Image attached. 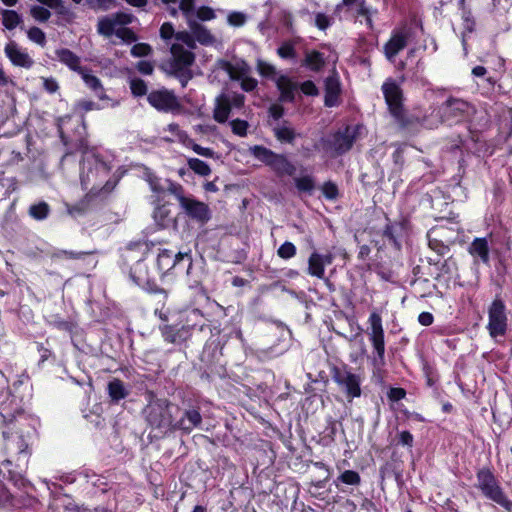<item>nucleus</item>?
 Masks as SVG:
<instances>
[{
	"label": "nucleus",
	"mask_w": 512,
	"mask_h": 512,
	"mask_svg": "<svg viewBox=\"0 0 512 512\" xmlns=\"http://www.w3.org/2000/svg\"><path fill=\"white\" fill-rule=\"evenodd\" d=\"M149 250L146 242H132L129 243L122 253V269L129 268L130 280L150 293H166L162 288H159L154 277L151 276L148 266L145 263L143 256Z\"/></svg>",
	"instance_id": "obj_2"
},
{
	"label": "nucleus",
	"mask_w": 512,
	"mask_h": 512,
	"mask_svg": "<svg viewBox=\"0 0 512 512\" xmlns=\"http://www.w3.org/2000/svg\"><path fill=\"white\" fill-rule=\"evenodd\" d=\"M2 16V25L8 29L13 30L22 23V16L15 10L2 9L0 11Z\"/></svg>",
	"instance_id": "obj_31"
},
{
	"label": "nucleus",
	"mask_w": 512,
	"mask_h": 512,
	"mask_svg": "<svg viewBox=\"0 0 512 512\" xmlns=\"http://www.w3.org/2000/svg\"><path fill=\"white\" fill-rule=\"evenodd\" d=\"M175 39L182 44H185L189 50L195 48L194 38L191 32L180 31L175 34Z\"/></svg>",
	"instance_id": "obj_54"
},
{
	"label": "nucleus",
	"mask_w": 512,
	"mask_h": 512,
	"mask_svg": "<svg viewBox=\"0 0 512 512\" xmlns=\"http://www.w3.org/2000/svg\"><path fill=\"white\" fill-rule=\"evenodd\" d=\"M468 252L474 258V263L480 261L487 266L490 265V249L486 238H475L469 245Z\"/></svg>",
	"instance_id": "obj_20"
},
{
	"label": "nucleus",
	"mask_w": 512,
	"mask_h": 512,
	"mask_svg": "<svg viewBox=\"0 0 512 512\" xmlns=\"http://www.w3.org/2000/svg\"><path fill=\"white\" fill-rule=\"evenodd\" d=\"M440 272L442 274L452 275L457 271V263L453 257H448L440 266Z\"/></svg>",
	"instance_id": "obj_56"
},
{
	"label": "nucleus",
	"mask_w": 512,
	"mask_h": 512,
	"mask_svg": "<svg viewBox=\"0 0 512 512\" xmlns=\"http://www.w3.org/2000/svg\"><path fill=\"white\" fill-rule=\"evenodd\" d=\"M56 58L66 66H68L71 70L76 71L78 73L82 72L84 68L81 67L80 57L77 56L74 52L67 48L57 49L55 51Z\"/></svg>",
	"instance_id": "obj_26"
},
{
	"label": "nucleus",
	"mask_w": 512,
	"mask_h": 512,
	"mask_svg": "<svg viewBox=\"0 0 512 512\" xmlns=\"http://www.w3.org/2000/svg\"><path fill=\"white\" fill-rule=\"evenodd\" d=\"M195 19L201 21H210L216 17L215 11L208 6H201L194 12Z\"/></svg>",
	"instance_id": "obj_42"
},
{
	"label": "nucleus",
	"mask_w": 512,
	"mask_h": 512,
	"mask_svg": "<svg viewBox=\"0 0 512 512\" xmlns=\"http://www.w3.org/2000/svg\"><path fill=\"white\" fill-rule=\"evenodd\" d=\"M217 65L220 69L225 71L231 80H240L241 79V88L246 92L253 91L258 82L256 79L251 77L242 76L246 73V68L244 66H235L227 60H218Z\"/></svg>",
	"instance_id": "obj_16"
},
{
	"label": "nucleus",
	"mask_w": 512,
	"mask_h": 512,
	"mask_svg": "<svg viewBox=\"0 0 512 512\" xmlns=\"http://www.w3.org/2000/svg\"><path fill=\"white\" fill-rule=\"evenodd\" d=\"M315 24L319 29L325 30L330 26V19L325 14L318 13L315 18Z\"/></svg>",
	"instance_id": "obj_64"
},
{
	"label": "nucleus",
	"mask_w": 512,
	"mask_h": 512,
	"mask_svg": "<svg viewBox=\"0 0 512 512\" xmlns=\"http://www.w3.org/2000/svg\"><path fill=\"white\" fill-rule=\"evenodd\" d=\"M188 252H178L174 254L171 250L163 249L157 256V267L162 274L170 271L171 269L181 268L184 260H180L181 256H185Z\"/></svg>",
	"instance_id": "obj_19"
},
{
	"label": "nucleus",
	"mask_w": 512,
	"mask_h": 512,
	"mask_svg": "<svg viewBox=\"0 0 512 512\" xmlns=\"http://www.w3.org/2000/svg\"><path fill=\"white\" fill-rule=\"evenodd\" d=\"M231 112L230 95L222 93L215 100L213 118L218 123H225Z\"/></svg>",
	"instance_id": "obj_23"
},
{
	"label": "nucleus",
	"mask_w": 512,
	"mask_h": 512,
	"mask_svg": "<svg viewBox=\"0 0 512 512\" xmlns=\"http://www.w3.org/2000/svg\"><path fill=\"white\" fill-rule=\"evenodd\" d=\"M428 245L430 249L437 253L438 256H445L450 252V247L441 240L429 238Z\"/></svg>",
	"instance_id": "obj_44"
},
{
	"label": "nucleus",
	"mask_w": 512,
	"mask_h": 512,
	"mask_svg": "<svg viewBox=\"0 0 512 512\" xmlns=\"http://www.w3.org/2000/svg\"><path fill=\"white\" fill-rule=\"evenodd\" d=\"M411 36V30L407 27L394 29L390 39L384 45V54L389 61H394L397 54L408 44Z\"/></svg>",
	"instance_id": "obj_14"
},
{
	"label": "nucleus",
	"mask_w": 512,
	"mask_h": 512,
	"mask_svg": "<svg viewBox=\"0 0 512 512\" xmlns=\"http://www.w3.org/2000/svg\"><path fill=\"white\" fill-rule=\"evenodd\" d=\"M79 74L81 75L86 86L89 87L99 99L103 100L107 98L99 78L89 73L87 69H83Z\"/></svg>",
	"instance_id": "obj_28"
},
{
	"label": "nucleus",
	"mask_w": 512,
	"mask_h": 512,
	"mask_svg": "<svg viewBox=\"0 0 512 512\" xmlns=\"http://www.w3.org/2000/svg\"><path fill=\"white\" fill-rule=\"evenodd\" d=\"M232 132L240 137L247 134L248 123L245 120L235 119L230 122Z\"/></svg>",
	"instance_id": "obj_51"
},
{
	"label": "nucleus",
	"mask_w": 512,
	"mask_h": 512,
	"mask_svg": "<svg viewBox=\"0 0 512 512\" xmlns=\"http://www.w3.org/2000/svg\"><path fill=\"white\" fill-rule=\"evenodd\" d=\"M337 481L346 485L357 486L361 482V477L359 473L354 470H345L338 476Z\"/></svg>",
	"instance_id": "obj_37"
},
{
	"label": "nucleus",
	"mask_w": 512,
	"mask_h": 512,
	"mask_svg": "<svg viewBox=\"0 0 512 512\" xmlns=\"http://www.w3.org/2000/svg\"><path fill=\"white\" fill-rule=\"evenodd\" d=\"M325 65V58L323 53L319 51H312L306 53V56L302 62V66L307 67L311 71L318 72Z\"/></svg>",
	"instance_id": "obj_30"
},
{
	"label": "nucleus",
	"mask_w": 512,
	"mask_h": 512,
	"mask_svg": "<svg viewBox=\"0 0 512 512\" xmlns=\"http://www.w3.org/2000/svg\"><path fill=\"white\" fill-rule=\"evenodd\" d=\"M257 70L262 76L267 78H274L276 76V68L263 60L257 62Z\"/></svg>",
	"instance_id": "obj_48"
},
{
	"label": "nucleus",
	"mask_w": 512,
	"mask_h": 512,
	"mask_svg": "<svg viewBox=\"0 0 512 512\" xmlns=\"http://www.w3.org/2000/svg\"><path fill=\"white\" fill-rule=\"evenodd\" d=\"M369 340L374 349L373 364L376 367H383L385 365V341L384 329L382 325L381 316L373 312L370 314L369 319Z\"/></svg>",
	"instance_id": "obj_10"
},
{
	"label": "nucleus",
	"mask_w": 512,
	"mask_h": 512,
	"mask_svg": "<svg viewBox=\"0 0 512 512\" xmlns=\"http://www.w3.org/2000/svg\"><path fill=\"white\" fill-rule=\"evenodd\" d=\"M188 167L200 176H208L211 173L210 166L198 158H189Z\"/></svg>",
	"instance_id": "obj_36"
},
{
	"label": "nucleus",
	"mask_w": 512,
	"mask_h": 512,
	"mask_svg": "<svg viewBox=\"0 0 512 512\" xmlns=\"http://www.w3.org/2000/svg\"><path fill=\"white\" fill-rule=\"evenodd\" d=\"M322 193L328 200H336L339 196L337 185L332 181L325 182L321 187Z\"/></svg>",
	"instance_id": "obj_43"
},
{
	"label": "nucleus",
	"mask_w": 512,
	"mask_h": 512,
	"mask_svg": "<svg viewBox=\"0 0 512 512\" xmlns=\"http://www.w3.org/2000/svg\"><path fill=\"white\" fill-rule=\"evenodd\" d=\"M277 54L282 59L296 58V50L292 41H285L277 49Z\"/></svg>",
	"instance_id": "obj_40"
},
{
	"label": "nucleus",
	"mask_w": 512,
	"mask_h": 512,
	"mask_svg": "<svg viewBox=\"0 0 512 512\" xmlns=\"http://www.w3.org/2000/svg\"><path fill=\"white\" fill-rule=\"evenodd\" d=\"M507 313L504 301L496 297L488 308L487 330L492 338L505 336L507 332Z\"/></svg>",
	"instance_id": "obj_12"
},
{
	"label": "nucleus",
	"mask_w": 512,
	"mask_h": 512,
	"mask_svg": "<svg viewBox=\"0 0 512 512\" xmlns=\"http://www.w3.org/2000/svg\"><path fill=\"white\" fill-rule=\"evenodd\" d=\"M130 89L134 96L140 97L147 93V85L142 79H133L130 82Z\"/></svg>",
	"instance_id": "obj_50"
},
{
	"label": "nucleus",
	"mask_w": 512,
	"mask_h": 512,
	"mask_svg": "<svg viewBox=\"0 0 512 512\" xmlns=\"http://www.w3.org/2000/svg\"><path fill=\"white\" fill-rule=\"evenodd\" d=\"M50 206L45 201H40L36 204H32L29 207L28 214L35 220L42 221L45 220L50 214Z\"/></svg>",
	"instance_id": "obj_33"
},
{
	"label": "nucleus",
	"mask_w": 512,
	"mask_h": 512,
	"mask_svg": "<svg viewBox=\"0 0 512 512\" xmlns=\"http://www.w3.org/2000/svg\"><path fill=\"white\" fill-rule=\"evenodd\" d=\"M115 35L123 40L124 42H135L137 40V35L130 29L126 27L118 28L115 32Z\"/></svg>",
	"instance_id": "obj_55"
},
{
	"label": "nucleus",
	"mask_w": 512,
	"mask_h": 512,
	"mask_svg": "<svg viewBox=\"0 0 512 512\" xmlns=\"http://www.w3.org/2000/svg\"><path fill=\"white\" fill-rule=\"evenodd\" d=\"M300 89L301 91L305 94V95H308V96H317L319 94V90L318 88L316 87V85L314 84L313 81L311 80H307V81H304L301 85H300Z\"/></svg>",
	"instance_id": "obj_60"
},
{
	"label": "nucleus",
	"mask_w": 512,
	"mask_h": 512,
	"mask_svg": "<svg viewBox=\"0 0 512 512\" xmlns=\"http://www.w3.org/2000/svg\"><path fill=\"white\" fill-rule=\"evenodd\" d=\"M152 48L147 43H137L131 48V55L134 57H145L150 55Z\"/></svg>",
	"instance_id": "obj_52"
},
{
	"label": "nucleus",
	"mask_w": 512,
	"mask_h": 512,
	"mask_svg": "<svg viewBox=\"0 0 512 512\" xmlns=\"http://www.w3.org/2000/svg\"><path fill=\"white\" fill-rule=\"evenodd\" d=\"M116 24L111 15L104 16L101 19H99L97 24V31L99 34L110 37L116 32Z\"/></svg>",
	"instance_id": "obj_34"
},
{
	"label": "nucleus",
	"mask_w": 512,
	"mask_h": 512,
	"mask_svg": "<svg viewBox=\"0 0 512 512\" xmlns=\"http://www.w3.org/2000/svg\"><path fill=\"white\" fill-rule=\"evenodd\" d=\"M273 132L277 140L280 142H286L292 144L297 137V133L291 127L288 121L284 120L281 123L277 124L273 128Z\"/></svg>",
	"instance_id": "obj_27"
},
{
	"label": "nucleus",
	"mask_w": 512,
	"mask_h": 512,
	"mask_svg": "<svg viewBox=\"0 0 512 512\" xmlns=\"http://www.w3.org/2000/svg\"><path fill=\"white\" fill-rule=\"evenodd\" d=\"M462 19L464 22V28L468 32H473L475 29V20L470 10L462 11Z\"/></svg>",
	"instance_id": "obj_59"
},
{
	"label": "nucleus",
	"mask_w": 512,
	"mask_h": 512,
	"mask_svg": "<svg viewBox=\"0 0 512 512\" xmlns=\"http://www.w3.org/2000/svg\"><path fill=\"white\" fill-rule=\"evenodd\" d=\"M4 52L14 66L29 69L34 64V60L30 55L15 41L8 42L5 45Z\"/></svg>",
	"instance_id": "obj_18"
},
{
	"label": "nucleus",
	"mask_w": 512,
	"mask_h": 512,
	"mask_svg": "<svg viewBox=\"0 0 512 512\" xmlns=\"http://www.w3.org/2000/svg\"><path fill=\"white\" fill-rule=\"evenodd\" d=\"M107 393L110 403L118 404L130 395V386L118 378H113L107 384Z\"/></svg>",
	"instance_id": "obj_21"
},
{
	"label": "nucleus",
	"mask_w": 512,
	"mask_h": 512,
	"mask_svg": "<svg viewBox=\"0 0 512 512\" xmlns=\"http://www.w3.org/2000/svg\"><path fill=\"white\" fill-rule=\"evenodd\" d=\"M169 212L170 211L166 206H159L154 211V218L156 221H159L161 226H165V218L168 216Z\"/></svg>",
	"instance_id": "obj_62"
},
{
	"label": "nucleus",
	"mask_w": 512,
	"mask_h": 512,
	"mask_svg": "<svg viewBox=\"0 0 512 512\" xmlns=\"http://www.w3.org/2000/svg\"><path fill=\"white\" fill-rule=\"evenodd\" d=\"M296 252V246L292 242L286 241L278 248L277 255L284 260H288L293 258Z\"/></svg>",
	"instance_id": "obj_41"
},
{
	"label": "nucleus",
	"mask_w": 512,
	"mask_h": 512,
	"mask_svg": "<svg viewBox=\"0 0 512 512\" xmlns=\"http://www.w3.org/2000/svg\"><path fill=\"white\" fill-rule=\"evenodd\" d=\"M307 273L310 276L317 277L319 279H324L325 275V265L321 260V254L314 251L308 258V268Z\"/></svg>",
	"instance_id": "obj_29"
},
{
	"label": "nucleus",
	"mask_w": 512,
	"mask_h": 512,
	"mask_svg": "<svg viewBox=\"0 0 512 512\" xmlns=\"http://www.w3.org/2000/svg\"><path fill=\"white\" fill-rule=\"evenodd\" d=\"M184 213L192 220L205 224L211 218L209 206L189 195L188 198L180 205Z\"/></svg>",
	"instance_id": "obj_15"
},
{
	"label": "nucleus",
	"mask_w": 512,
	"mask_h": 512,
	"mask_svg": "<svg viewBox=\"0 0 512 512\" xmlns=\"http://www.w3.org/2000/svg\"><path fill=\"white\" fill-rule=\"evenodd\" d=\"M30 13L35 20L40 22H46L51 16L50 11L42 6H33Z\"/></svg>",
	"instance_id": "obj_49"
},
{
	"label": "nucleus",
	"mask_w": 512,
	"mask_h": 512,
	"mask_svg": "<svg viewBox=\"0 0 512 512\" xmlns=\"http://www.w3.org/2000/svg\"><path fill=\"white\" fill-rule=\"evenodd\" d=\"M340 83L337 77L328 76L325 79V99L324 103L327 107H334L338 104L340 94Z\"/></svg>",
	"instance_id": "obj_25"
},
{
	"label": "nucleus",
	"mask_w": 512,
	"mask_h": 512,
	"mask_svg": "<svg viewBox=\"0 0 512 512\" xmlns=\"http://www.w3.org/2000/svg\"><path fill=\"white\" fill-rule=\"evenodd\" d=\"M437 116L441 122L449 124L461 121L473 122L477 110L471 103L455 97H449L436 109Z\"/></svg>",
	"instance_id": "obj_5"
},
{
	"label": "nucleus",
	"mask_w": 512,
	"mask_h": 512,
	"mask_svg": "<svg viewBox=\"0 0 512 512\" xmlns=\"http://www.w3.org/2000/svg\"><path fill=\"white\" fill-rule=\"evenodd\" d=\"M247 21V15L243 12L233 11L228 14L227 22L234 27H241Z\"/></svg>",
	"instance_id": "obj_45"
},
{
	"label": "nucleus",
	"mask_w": 512,
	"mask_h": 512,
	"mask_svg": "<svg viewBox=\"0 0 512 512\" xmlns=\"http://www.w3.org/2000/svg\"><path fill=\"white\" fill-rule=\"evenodd\" d=\"M354 141V131L351 127L346 126L343 130H338L333 134L322 137L319 142V148L326 153L342 155L352 148Z\"/></svg>",
	"instance_id": "obj_9"
},
{
	"label": "nucleus",
	"mask_w": 512,
	"mask_h": 512,
	"mask_svg": "<svg viewBox=\"0 0 512 512\" xmlns=\"http://www.w3.org/2000/svg\"><path fill=\"white\" fill-rule=\"evenodd\" d=\"M175 30L174 26L170 22H165L160 27V36L164 40H170L171 38H175Z\"/></svg>",
	"instance_id": "obj_58"
},
{
	"label": "nucleus",
	"mask_w": 512,
	"mask_h": 512,
	"mask_svg": "<svg viewBox=\"0 0 512 512\" xmlns=\"http://www.w3.org/2000/svg\"><path fill=\"white\" fill-rule=\"evenodd\" d=\"M147 100L152 107L164 112L173 110L178 106L176 96L166 89L150 92Z\"/></svg>",
	"instance_id": "obj_17"
},
{
	"label": "nucleus",
	"mask_w": 512,
	"mask_h": 512,
	"mask_svg": "<svg viewBox=\"0 0 512 512\" xmlns=\"http://www.w3.org/2000/svg\"><path fill=\"white\" fill-rule=\"evenodd\" d=\"M381 90L388 110L398 126L402 129H408L413 126L417 119L405 111L403 91L396 81L388 78L382 84Z\"/></svg>",
	"instance_id": "obj_3"
},
{
	"label": "nucleus",
	"mask_w": 512,
	"mask_h": 512,
	"mask_svg": "<svg viewBox=\"0 0 512 512\" xmlns=\"http://www.w3.org/2000/svg\"><path fill=\"white\" fill-rule=\"evenodd\" d=\"M331 376L347 397L353 399L361 396V377L352 373L347 365L333 366Z\"/></svg>",
	"instance_id": "obj_11"
},
{
	"label": "nucleus",
	"mask_w": 512,
	"mask_h": 512,
	"mask_svg": "<svg viewBox=\"0 0 512 512\" xmlns=\"http://www.w3.org/2000/svg\"><path fill=\"white\" fill-rule=\"evenodd\" d=\"M203 314L199 309H193L189 312L187 316V321L195 320L193 324H168L164 323L160 325L159 329L161 331L162 337L168 343L172 344H182L191 336L192 327L198 325L197 320L202 319Z\"/></svg>",
	"instance_id": "obj_8"
},
{
	"label": "nucleus",
	"mask_w": 512,
	"mask_h": 512,
	"mask_svg": "<svg viewBox=\"0 0 512 512\" xmlns=\"http://www.w3.org/2000/svg\"><path fill=\"white\" fill-rule=\"evenodd\" d=\"M179 9L182 12L183 16L186 19V23L189 20H195L194 12H195V0H179Z\"/></svg>",
	"instance_id": "obj_39"
},
{
	"label": "nucleus",
	"mask_w": 512,
	"mask_h": 512,
	"mask_svg": "<svg viewBox=\"0 0 512 512\" xmlns=\"http://www.w3.org/2000/svg\"><path fill=\"white\" fill-rule=\"evenodd\" d=\"M180 260H184L181 268H186V284L188 288L199 295H205L206 290L203 286L205 273L203 267L193 264L192 254L190 251L185 256H181Z\"/></svg>",
	"instance_id": "obj_13"
},
{
	"label": "nucleus",
	"mask_w": 512,
	"mask_h": 512,
	"mask_svg": "<svg viewBox=\"0 0 512 512\" xmlns=\"http://www.w3.org/2000/svg\"><path fill=\"white\" fill-rule=\"evenodd\" d=\"M170 50L171 58L163 68L167 74L177 78L182 88H185L194 76L191 67L195 62V54L180 43L173 44Z\"/></svg>",
	"instance_id": "obj_4"
},
{
	"label": "nucleus",
	"mask_w": 512,
	"mask_h": 512,
	"mask_svg": "<svg viewBox=\"0 0 512 512\" xmlns=\"http://www.w3.org/2000/svg\"><path fill=\"white\" fill-rule=\"evenodd\" d=\"M168 191L177 199L179 205H181L188 198V196L185 194L184 188L178 183L170 182Z\"/></svg>",
	"instance_id": "obj_47"
},
{
	"label": "nucleus",
	"mask_w": 512,
	"mask_h": 512,
	"mask_svg": "<svg viewBox=\"0 0 512 512\" xmlns=\"http://www.w3.org/2000/svg\"><path fill=\"white\" fill-rule=\"evenodd\" d=\"M276 86L280 91L279 100L281 102H294L297 84L291 81L285 75H281L276 79Z\"/></svg>",
	"instance_id": "obj_24"
},
{
	"label": "nucleus",
	"mask_w": 512,
	"mask_h": 512,
	"mask_svg": "<svg viewBox=\"0 0 512 512\" xmlns=\"http://www.w3.org/2000/svg\"><path fill=\"white\" fill-rule=\"evenodd\" d=\"M401 230L402 228L398 224H387L383 231V236L387 238L388 241L397 249H400L401 247V244L398 241V236Z\"/></svg>",
	"instance_id": "obj_35"
},
{
	"label": "nucleus",
	"mask_w": 512,
	"mask_h": 512,
	"mask_svg": "<svg viewBox=\"0 0 512 512\" xmlns=\"http://www.w3.org/2000/svg\"><path fill=\"white\" fill-rule=\"evenodd\" d=\"M93 251L75 252L70 250H56L52 254L53 259H81L86 255L92 254Z\"/></svg>",
	"instance_id": "obj_38"
},
{
	"label": "nucleus",
	"mask_w": 512,
	"mask_h": 512,
	"mask_svg": "<svg viewBox=\"0 0 512 512\" xmlns=\"http://www.w3.org/2000/svg\"><path fill=\"white\" fill-rule=\"evenodd\" d=\"M27 36H28L29 40H31L34 43L39 44L40 46H44L46 43L45 33L38 27H31L27 31Z\"/></svg>",
	"instance_id": "obj_46"
},
{
	"label": "nucleus",
	"mask_w": 512,
	"mask_h": 512,
	"mask_svg": "<svg viewBox=\"0 0 512 512\" xmlns=\"http://www.w3.org/2000/svg\"><path fill=\"white\" fill-rule=\"evenodd\" d=\"M146 404L141 415L149 430L147 438L152 443L163 440L176 431L190 434L202 424L200 408L190 406L182 409L178 404L154 392L145 394Z\"/></svg>",
	"instance_id": "obj_1"
},
{
	"label": "nucleus",
	"mask_w": 512,
	"mask_h": 512,
	"mask_svg": "<svg viewBox=\"0 0 512 512\" xmlns=\"http://www.w3.org/2000/svg\"><path fill=\"white\" fill-rule=\"evenodd\" d=\"M249 151L253 157L269 166L278 176H292L296 172L295 165L285 155L277 154L261 145L250 147Z\"/></svg>",
	"instance_id": "obj_7"
},
{
	"label": "nucleus",
	"mask_w": 512,
	"mask_h": 512,
	"mask_svg": "<svg viewBox=\"0 0 512 512\" xmlns=\"http://www.w3.org/2000/svg\"><path fill=\"white\" fill-rule=\"evenodd\" d=\"M294 184L299 193H305L307 195H312L316 188L315 180L311 175L295 177Z\"/></svg>",
	"instance_id": "obj_32"
},
{
	"label": "nucleus",
	"mask_w": 512,
	"mask_h": 512,
	"mask_svg": "<svg viewBox=\"0 0 512 512\" xmlns=\"http://www.w3.org/2000/svg\"><path fill=\"white\" fill-rule=\"evenodd\" d=\"M414 437L409 431H401L398 434V444L411 448L413 446Z\"/></svg>",
	"instance_id": "obj_61"
},
{
	"label": "nucleus",
	"mask_w": 512,
	"mask_h": 512,
	"mask_svg": "<svg viewBox=\"0 0 512 512\" xmlns=\"http://www.w3.org/2000/svg\"><path fill=\"white\" fill-rule=\"evenodd\" d=\"M53 9H55L56 13L63 17L67 22H72L75 18L74 12L66 7L62 0H59V4H56Z\"/></svg>",
	"instance_id": "obj_53"
},
{
	"label": "nucleus",
	"mask_w": 512,
	"mask_h": 512,
	"mask_svg": "<svg viewBox=\"0 0 512 512\" xmlns=\"http://www.w3.org/2000/svg\"><path fill=\"white\" fill-rule=\"evenodd\" d=\"M359 512H379V510L372 500L365 498L360 504Z\"/></svg>",
	"instance_id": "obj_63"
},
{
	"label": "nucleus",
	"mask_w": 512,
	"mask_h": 512,
	"mask_svg": "<svg viewBox=\"0 0 512 512\" xmlns=\"http://www.w3.org/2000/svg\"><path fill=\"white\" fill-rule=\"evenodd\" d=\"M111 16L113 17L116 26L128 25L132 23L134 19L133 15L124 12H117L111 14Z\"/></svg>",
	"instance_id": "obj_57"
},
{
	"label": "nucleus",
	"mask_w": 512,
	"mask_h": 512,
	"mask_svg": "<svg viewBox=\"0 0 512 512\" xmlns=\"http://www.w3.org/2000/svg\"><path fill=\"white\" fill-rule=\"evenodd\" d=\"M187 26L193 35L194 42L198 41L202 45H211L215 42V37L212 33L196 19L189 20Z\"/></svg>",
	"instance_id": "obj_22"
},
{
	"label": "nucleus",
	"mask_w": 512,
	"mask_h": 512,
	"mask_svg": "<svg viewBox=\"0 0 512 512\" xmlns=\"http://www.w3.org/2000/svg\"><path fill=\"white\" fill-rule=\"evenodd\" d=\"M476 487L489 500L512 512V501L507 497L499 481L489 468H482L476 474Z\"/></svg>",
	"instance_id": "obj_6"
}]
</instances>
